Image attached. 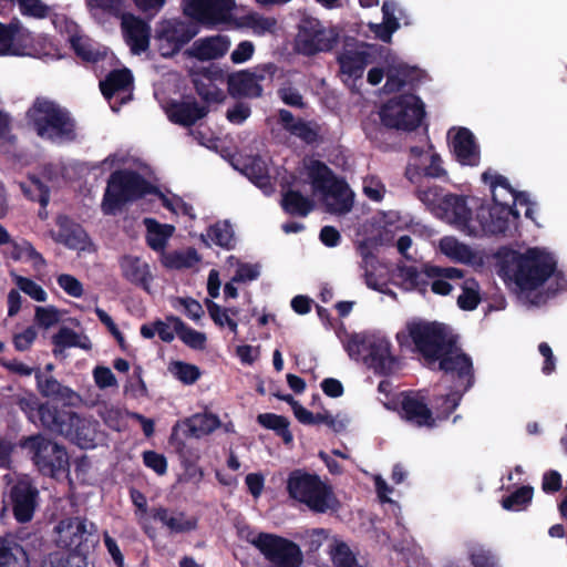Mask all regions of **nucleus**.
<instances>
[{"label":"nucleus","mask_w":567,"mask_h":567,"mask_svg":"<svg viewBox=\"0 0 567 567\" xmlns=\"http://www.w3.org/2000/svg\"><path fill=\"white\" fill-rule=\"evenodd\" d=\"M415 185V197L431 210H440V204L444 198L443 188L430 182L412 183Z\"/></svg>","instance_id":"47"},{"label":"nucleus","mask_w":567,"mask_h":567,"mask_svg":"<svg viewBox=\"0 0 567 567\" xmlns=\"http://www.w3.org/2000/svg\"><path fill=\"white\" fill-rule=\"evenodd\" d=\"M16 284L21 291H23L33 300L39 302H44L47 300L48 295L45 290L34 280L19 276L16 280Z\"/></svg>","instance_id":"60"},{"label":"nucleus","mask_w":567,"mask_h":567,"mask_svg":"<svg viewBox=\"0 0 567 567\" xmlns=\"http://www.w3.org/2000/svg\"><path fill=\"white\" fill-rule=\"evenodd\" d=\"M391 348V342L385 338L359 333L350 336L346 344L351 359H362L375 374L384 377L399 369V360L392 354Z\"/></svg>","instance_id":"7"},{"label":"nucleus","mask_w":567,"mask_h":567,"mask_svg":"<svg viewBox=\"0 0 567 567\" xmlns=\"http://www.w3.org/2000/svg\"><path fill=\"white\" fill-rule=\"evenodd\" d=\"M481 302L480 285L474 278L465 279L462 293L457 298V306L465 311H473Z\"/></svg>","instance_id":"51"},{"label":"nucleus","mask_w":567,"mask_h":567,"mask_svg":"<svg viewBox=\"0 0 567 567\" xmlns=\"http://www.w3.org/2000/svg\"><path fill=\"white\" fill-rule=\"evenodd\" d=\"M257 422L267 430H272L277 436L281 437L285 444L293 441V435L289 430L290 422L284 415L275 413H261L257 416Z\"/></svg>","instance_id":"43"},{"label":"nucleus","mask_w":567,"mask_h":567,"mask_svg":"<svg viewBox=\"0 0 567 567\" xmlns=\"http://www.w3.org/2000/svg\"><path fill=\"white\" fill-rule=\"evenodd\" d=\"M455 159L463 166H477L481 159L480 147L474 134L466 127H458L450 143Z\"/></svg>","instance_id":"23"},{"label":"nucleus","mask_w":567,"mask_h":567,"mask_svg":"<svg viewBox=\"0 0 567 567\" xmlns=\"http://www.w3.org/2000/svg\"><path fill=\"white\" fill-rule=\"evenodd\" d=\"M132 84V72L124 68L111 71L104 80L100 81V89L103 96L111 100L115 93L126 91Z\"/></svg>","instance_id":"37"},{"label":"nucleus","mask_w":567,"mask_h":567,"mask_svg":"<svg viewBox=\"0 0 567 567\" xmlns=\"http://www.w3.org/2000/svg\"><path fill=\"white\" fill-rule=\"evenodd\" d=\"M251 544L264 555L272 567H299L302 563L300 547L285 537L259 533Z\"/></svg>","instance_id":"12"},{"label":"nucleus","mask_w":567,"mask_h":567,"mask_svg":"<svg viewBox=\"0 0 567 567\" xmlns=\"http://www.w3.org/2000/svg\"><path fill=\"white\" fill-rule=\"evenodd\" d=\"M25 121L39 138L51 144L78 140V123L71 112L49 97L37 96L25 112Z\"/></svg>","instance_id":"2"},{"label":"nucleus","mask_w":567,"mask_h":567,"mask_svg":"<svg viewBox=\"0 0 567 567\" xmlns=\"http://www.w3.org/2000/svg\"><path fill=\"white\" fill-rule=\"evenodd\" d=\"M229 47L228 37L218 34L196 40L187 53L198 61L216 60L224 56Z\"/></svg>","instance_id":"25"},{"label":"nucleus","mask_w":567,"mask_h":567,"mask_svg":"<svg viewBox=\"0 0 567 567\" xmlns=\"http://www.w3.org/2000/svg\"><path fill=\"white\" fill-rule=\"evenodd\" d=\"M169 372L182 383L190 385L197 382L200 378L202 372L199 368L195 364L183 362V361H174L169 365Z\"/></svg>","instance_id":"54"},{"label":"nucleus","mask_w":567,"mask_h":567,"mask_svg":"<svg viewBox=\"0 0 567 567\" xmlns=\"http://www.w3.org/2000/svg\"><path fill=\"white\" fill-rule=\"evenodd\" d=\"M39 491L29 481L19 480L10 488L9 502L18 523L24 524L32 520L38 506Z\"/></svg>","instance_id":"18"},{"label":"nucleus","mask_w":567,"mask_h":567,"mask_svg":"<svg viewBox=\"0 0 567 567\" xmlns=\"http://www.w3.org/2000/svg\"><path fill=\"white\" fill-rule=\"evenodd\" d=\"M379 115L385 127L412 132L421 125L425 116V107L417 95L406 93L385 102Z\"/></svg>","instance_id":"9"},{"label":"nucleus","mask_w":567,"mask_h":567,"mask_svg":"<svg viewBox=\"0 0 567 567\" xmlns=\"http://www.w3.org/2000/svg\"><path fill=\"white\" fill-rule=\"evenodd\" d=\"M150 193H159V188L144 176L132 169H116L107 179L101 208L104 215H115L127 203L143 198Z\"/></svg>","instance_id":"4"},{"label":"nucleus","mask_w":567,"mask_h":567,"mask_svg":"<svg viewBox=\"0 0 567 567\" xmlns=\"http://www.w3.org/2000/svg\"><path fill=\"white\" fill-rule=\"evenodd\" d=\"M154 520L162 523L173 534H182L195 530L198 520L195 517H187L184 512L171 514L169 509L163 506L152 509Z\"/></svg>","instance_id":"32"},{"label":"nucleus","mask_w":567,"mask_h":567,"mask_svg":"<svg viewBox=\"0 0 567 567\" xmlns=\"http://www.w3.org/2000/svg\"><path fill=\"white\" fill-rule=\"evenodd\" d=\"M340 71L346 79L343 82L355 84L357 80L362 79L368 64L370 63V54L367 51H346L338 56Z\"/></svg>","instance_id":"31"},{"label":"nucleus","mask_w":567,"mask_h":567,"mask_svg":"<svg viewBox=\"0 0 567 567\" xmlns=\"http://www.w3.org/2000/svg\"><path fill=\"white\" fill-rule=\"evenodd\" d=\"M422 271L415 266H408L403 262L396 266V276L402 279L404 288L406 290H416L422 295L427 292L429 281L424 278Z\"/></svg>","instance_id":"42"},{"label":"nucleus","mask_w":567,"mask_h":567,"mask_svg":"<svg viewBox=\"0 0 567 567\" xmlns=\"http://www.w3.org/2000/svg\"><path fill=\"white\" fill-rule=\"evenodd\" d=\"M207 237L216 246L231 250L236 246L235 233L228 220H219L207 228Z\"/></svg>","instance_id":"44"},{"label":"nucleus","mask_w":567,"mask_h":567,"mask_svg":"<svg viewBox=\"0 0 567 567\" xmlns=\"http://www.w3.org/2000/svg\"><path fill=\"white\" fill-rule=\"evenodd\" d=\"M194 87L196 93L204 100L205 102H221L224 99L223 92L212 82V79L208 78L207 82H204L199 79L193 80Z\"/></svg>","instance_id":"57"},{"label":"nucleus","mask_w":567,"mask_h":567,"mask_svg":"<svg viewBox=\"0 0 567 567\" xmlns=\"http://www.w3.org/2000/svg\"><path fill=\"white\" fill-rule=\"evenodd\" d=\"M166 320L172 322L178 338L190 349L203 350L206 347V334L188 327L179 317L167 316Z\"/></svg>","instance_id":"39"},{"label":"nucleus","mask_w":567,"mask_h":567,"mask_svg":"<svg viewBox=\"0 0 567 567\" xmlns=\"http://www.w3.org/2000/svg\"><path fill=\"white\" fill-rule=\"evenodd\" d=\"M31 565L25 564V567H68V560L60 551H52L43 556L40 560L29 556Z\"/></svg>","instance_id":"64"},{"label":"nucleus","mask_w":567,"mask_h":567,"mask_svg":"<svg viewBox=\"0 0 567 567\" xmlns=\"http://www.w3.org/2000/svg\"><path fill=\"white\" fill-rule=\"evenodd\" d=\"M198 30L195 25L177 20H163L158 23L155 40L158 43V52L163 58H173L185 44H187Z\"/></svg>","instance_id":"14"},{"label":"nucleus","mask_w":567,"mask_h":567,"mask_svg":"<svg viewBox=\"0 0 567 567\" xmlns=\"http://www.w3.org/2000/svg\"><path fill=\"white\" fill-rule=\"evenodd\" d=\"M440 212L458 229L468 234L475 233L471 227L472 209L467 206L464 196L446 194L440 204Z\"/></svg>","instance_id":"24"},{"label":"nucleus","mask_w":567,"mask_h":567,"mask_svg":"<svg viewBox=\"0 0 567 567\" xmlns=\"http://www.w3.org/2000/svg\"><path fill=\"white\" fill-rule=\"evenodd\" d=\"M423 274L426 278L433 279L431 290L440 296H447L453 289L447 279H462L464 277V271L460 268L435 265H424Z\"/></svg>","instance_id":"28"},{"label":"nucleus","mask_w":567,"mask_h":567,"mask_svg":"<svg viewBox=\"0 0 567 567\" xmlns=\"http://www.w3.org/2000/svg\"><path fill=\"white\" fill-rule=\"evenodd\" d=\"M42 419L44 429L65 437L80 449L90 450L96 446L97 421L81 416L70 409L60 408H44Z\"/></svg>","instance_id":"5"},{"label":"nucleus","mask_w":567,"mask_h":567,"mask_svg":"<svg viewBox=\"0 0 567 567\" xmlns=\"http://www.w3.org/2000/svg\"><path fill=\"white\" fill-rule=\"evenodd\" d=\"M404 176L410 183H422L430 182V179H445L447 171L443 166V159L440 154L432 153L426 165L409 164Z\"/></svg>","instance_id":"27"},{"label":"nucleus","mask_w":567,"mask_h":567,"mask_svg":"<svg viewBox=\"0 0 567 567\" xmlns=\"http://www.w3.org/2000/svg\"><path fill=\"white\" fill-rule=\"evenodd\" d=\"M22 446L32 452V461L42 475L55 477L69 471V454L63 445L37 434L25 437Z\"/></svg>","instance_id":"11"},{"label":"nucleus","mask_w":567,"mask_h":567,"mask_svg":"<svg viewBox=\"0 0 567 567\" xmlns=\"http://www.w3.org/2000/svg\"><path fill=\"white\" fill-rule=\"evenodd\" d=\"M19 409L25 413L29 420L33 421V416L38 413L41 424L43 425L42 412L44 408L59 409L58 406L50 405L49 403H39L35 395L19 398L17 402Z\"/></svg>","instance_id":"56"},{"label":"nucleus","mask_w":567,"mask_h":567,"mask_svg":"<svg viewBox=\"0 0 567 567\" xmlns=\"http://www.w3.org/2000/svg\"><path fill=\"white\" fill-rule=\"evenodd\" d=\"M34 319L40 327L48 329L60 321V311L54 306L37 307Z\"/></svg>","instance_id":"61"},{"label":"nucleus","mask_w":567,"mask_h":567,"mask_svg":"<svg viewBox=\"0 0 567 567\" xmlns=\"http://www.w3.org/2000/svg\"><path fill=\"white\" fill-rule=\"evenodd\" d=\"M87 7L92 12L102 11L115 18H121L124 14V0H87Z\"/></svg>","instance_id":"58"},{"label":"nucleus","mask_w":567,"mask_h":567,"mask_svg":"<svg viewBox=\"0 0 567 567\" xmlns=\"http://www.w3.org/2000/svg\"><path fill=\"white\" fill-rule=\"evenodd\" d=\"M70 44L75 55L84 62L96 63L104 58L87 37L73 34L70 37Z\"/></svg>","instance_id":"45"},{"label":"nucleus","mask_w":567,"mask_h":567,"mask_svg":"<svg viewBox=\"0 0 567 567\" xmlns=\"http://www.w3.org/2000/svg\"><path fill=\"white\" fill-rule=\"evenodd\" d=\"M337 43V38L316 19H305L299 25L297 44L307 55L330 51Z\"/></svg>","instance_id":"16"},{"label":"nucleus","mask_w":567,"mask_h":567,"mask_svg":"<svg viewBox=\"0 0 567 567\" xmlns=\"http://www.w3.org/2000/svg\"><path fill=\"white\" fill-rule=\"evenodd\" d=\"M33 35L17 18L8 24L0 22V55H30Z\"/></svg>","instance_id":"17"},{"label":"nucleus","mask_w":567,"mask_h":567,"mask_svg":"<svg viewBox=\"0 0 567 567\" xmlns=\"http://www.w3.org/2000/svg\"><path fill=\"white\" fill-rule=\"evenodd\" d=\"M400 401V416L416 427L436 426V419L424 398L413 393H402Z\"/></svg>","instance_id":"19"},{"label":"nucleus","mask_w":567,"mask_h":567,"mask_svg":"<svg viewBox=\"0 0 567 567\" xmlns=\"http://www.w3.org/2000/svg\"><path fill=\"white\" fill-rule=\"evenodd\" d=\"M470 559L474 567H501L497 555L482 545L470 550Z\"/></svg>","instance_id":"55"},{"label":"nucleus","mask_w":567,"mask_h":567,"mask_svg":"<svg viewBox=\"0 0 567 567\" xmlns=\"http://www.w3.org/2000/svg\"><path fill=\"white\" fill-rule=\"evenodd\" d=\"M227 90L233 97L257 99L262 95L261 84L256 83L250 70L230 73L227 78Z\"/></svg>","instance_id":"30"},{"label":"nucleus","mask_w":567,"mask_h":567,"mask_svg":"<svg viewBox=\"0 0 567 567\" xmlns=\"http://www.w3.org/2000/svg\"><path fill=\"white\" fill-rule=\"evenodd\" d=\"M197 261H199V256L193 248L187 252L172 251L163 256V265L168 269L190 268Z\"/></svg>","instance_id":"52"},{"label":"nucleus","mask_w":567,"mask_h":567,"mask_svg":"<svg viewBox=\"0 0 567 567\" xmlns=\"http://www.w3.org/2000/svg\"><path fill=\"white\" fill-rule=\"evenodd\" d=\"M309 177L315 189L333 199L327 204L330 213L347 214L352 209L353 194L348 183L338 178L326 163L313 161L309 167Z\"/></svg>","instance_id":"8"},{"label":"nucleus","mask_w":567,"mask_h":567,"mask_svg":"<svg viewBox=\"0 0 567 567\" xmlns=\"http://www.w3.org/2000/svg\"><path fill=\"white\" fill-rule=\"evenodd\" d=\"M454 381L453 390L445 395L435 399L436 417L439 420H446L458 406L464 393L468 391L474 383L473 367L470 373L462 377L458 373L450 374Z\"/></svg>","instance_id":"21"},{"label":"nucleus","mask_w":567,"mask_h":567,"mask_svg":"<svg viewBox=\"0 0 567 567\" xmlns=\"http://www.w3.org/2000/svg\"><path fill=\"white\" fill-rule=\"evenodd\" d=\"M440 249L446 257L458 262H468L473 257L471 248L454 237H443L440 240Z\"/></svg>","instance_id":"48"},{"label":"nucleus","mask_w":567,"mask_h":567,"mask_svg":"<svg viewBox=\"0 0 567 567\" xmlns=\"http://www.w3.org/2000/svg\"><path fill=\"white\" fill-rule=\"evenodd\" d=\"M146 227L145 240L147 246L154 251H164L169 238L175 233V226L171 224H161L154 218H145Z\"/></svg>","instance_id":"35"},{"label":"nucleus","mask_w":567,"mask_h":567,"mask_svg":"<svg viewBox=\"0 0 567 567\" xmlns=\"http://www.w3.org/2000/svg\"><path fill=\"white\" fill-rule=\"evenodd\" d=\"M53 355L59 357L65 348H81L84 350L91 349V343L87 337H84V341L80 340V336L68 327H62L52 337Z\"/></svg>","instance_id":"40"},{"label":"nucleus","mask_w":567,"mask_h":567,"mask_svg":"<svg viewBox=\"0 0 567 567\" xmlns=\"http://www.w3.org/2000/svg\"><path fill=\"white\" fill-rule=\"evenodd\" d=\"M236 7L235 0H187L184 14L207 25L228 22Z\"/></svg>","instance_id":"15"},{"label":"nucleus","mask_w":567,"mask_h":567,"mask_svg":"<svg viewBox=\"0 0 567 567\" xmlns=\"http://www.w3.org/2000/svg\"><path fill=\"white\" fill-rule=\"evenodd\" d=\"M244 174L258 187H266L270 184L268 166L259 155L251 156L246 161Z\"/></svg>","instance_id":"46"},{"label":"nucleus","mask_w":567,"mask_h":567,"mask_svg":"<svg viewBox=\"0 0 567 567\" xmlns=\"http://www.w3.org/2000/svg\"><path fill=\"white\" fill-rule=\"evenodd\" d=\"M493 206L481 205L476 210V219L484 233L492 235H513L520 219L519 213L508 203H502L494 194Z\"/></svg>","instance_id":"13"},{"label":"nucleus","mask_w":567,"mask_h":567,"mask_svg":"<svg viewBox=\"0 0 567 567\" xmlns=\"http://www.w3.org/2000/svg\"><path fill=\"white\" fill-rule=\"evenodd\" d=\"M61 241L71 249H84L87 241V234L78 224L70 227H61Z\"/></svg>","instance_id":"53"},{"label":"nucleus","mask_w":567,"mask_h":567,"mask_svg":"<svg viewBox=\"0 0 567 567\" xmlns=\"http://www.w3.org/2000/svg\"><path fill=\"white\" fill-rule=\"evenodd\" d=\"M22 194L32 202H38L45 209L50 200V188L38 176L28 175L27 182L19 184Z\"/></svg>","instance_id":"41"},{"label":"nucleus","mask_w":567,"mask_h":567,"mask_svg":"<svg viewBox=\"0 0 567 567\" xmlns=\"http://www.w3.org/2000/svg\"><path fill=\"white\" fill-rule=\"evenodd\" d=\"M58 544L70 553L86 558L100 542L97 527L85 517H70L56 526Z\"/></svg>","instance_id":"10"},{"label":"nucleus","mask_w":567,"mask_h":567,"mask_svg":"<svg viewBox=\"0 0 567 567\" xmlns=\"http://www.w3.org/2000/svg\"><path fill=\"white\" fill-rule=\"evenodd\" d=\"M120 268L128 282L148 291L152 274L146 261L136 256L125 255L120 260Z\"/></svg>","instance_id":"29"},{"label":"nucleus","mask_w":567,"mask_h":567,"mask_svg":"<svg viewBox=\"0 0 567 567\" xmlns=\"http://www.w3.org/2000/svg\"><path fill=\"white\" fill-rule=\"evenodd\" d=\"M34 377L37 389L43 398L70 402L75 396L71 388L61 384L53 377L45 375L40 369L35 370Z\"/></svg>","instance_id":"34"},{"label":"nucleus","mask_w":567,"mask_h":567,"mask_svg":"<svg viewBox=\"0 0 567 567\" xmlns=\"http://www.w3.org/2000/svg\"><path fill=\"white\" fill-rule=\"evenodd\" d=\"M25 564L31 565V561L23 547H10L6 542H0V567H25Z\"/></svg>","instance_id":"49"},{"label":"nucleus","mask_w":567,"mask_h":567,"mask_svg":"<svg viewBox=\"0 0 567 567\" xmlns=\"http://www.w3.org/2000/svg\"><path fill=\"white\" fill-rule=\"evenodd\" d=\"M533 494L534 489L532 486H520L509 495L502 498V507L506 511H524L532 503Z\"/></svg>","instance_id":"50"},{"label":"nucleus","mask_w":567,"mask_h":567,"mask_svg":"<svg viewBox=\"0 0 567 567\" xmlns=\"http://www.w3.org/2000/svg\"><path fill=\"white\" fill-rule=\"evenodd\" d=\"M121 19L123 35L132 53L141 54L147 51L152 32L148 21L133 13H124Z\"/></svg>","instance_id":"20"},{"label":"nucleus","mask_w":567,"mask_h":567,"mask_svg":"<svg viewBox=\"0 0 567 567\" xmlns=\"http://www.w3.org/2000/svg\"><path fill=\"white\" fill-rule=\"evenodd\" d=\"M396 340L401 347L409 341L414 350L423 357L429 365L439 363L444 374L458 373L465 377L472 368V359L457 346L456 337L447 327L440 322L411 321L406 323V332H399Z\"/></svg>","instance_id":"1"},{"label":"nucleus","mask_w":567,"mask_h":567,"mask_svg":"<svg viewBox=\"0 0 567 567\" xmlns=\"http://www.w3.org/2000/svg\"><path fill=\"white\" fill-rule=\"evenodd\" d=\"M208 113L207 106L199 105L196 101L172 102L167 109V116L174 124L184 127L193 126Z\"/></svg>","instance_id":"26"},{"label":"nucleus","mask_w":567,"mask_h":567,"mask_svg":"<svg viewBox=\"0 0 567 567\" xmlns=\"http://www.w3.org/2000/svg\"><path fill=\"white\" fill-rule=\"evenodd\" d=\"M220 426V420L216 414L203 413L194 414L179 424V431L184 437L199 439L204 435L213 433Z\"/></svg>","instance_id":"33"},{"label":"nucleus","mask_w":567,"mask_h":567,"mask_svg":"<svg viewBox=\"0 0 567 567\" xmlns=\"http://www.w3.org/2000/svg\"><path fill=\"white\" fill-rule=\"evenodd\" d=\"M278 123L286 132L308 145H315L320 141V126L312 121L296 118L289 110L280 109L278 111Z\"/></svg>","instance_id":"22"},{"label":"nucleus","mask_w":567,"mask_h":567,"mask_svg":"<svg viewBox=\"0 0 567 567\" xmlns=\"http://www.w3.org/2000/svg\"><path fill=\"white\" fill-rule=\"evenodd\" d=\"M501 270L514 280L522 291L540 287L556 271V260L539 248H528L522 254L503 248L497 252Z\"/></svg>","instance_id":"3"},{"label":"nucleus","mask_w":567,"mask_h":567,"mask_svg":"<svg viewBox=\"0 0 567 567\" xmlns=\"http://www.w3.org/2000/svg\"><path fill=\"white\" fill-rule=\"evenodd\" d=\"M280 204L285 213L291 216L306 217L315 208L313 200L296 189L286 190Z\"/></svg>","instance_id":"38"},{"label":"nucleus","mask_w":567,"mask_h":567,"mask_svg":"<svg viewBox=\"0 0 567 567\" xmlns=\"http://www.w3.org/2000/svg\"><path fill=\"white\" fill-rule=\"evenodd\" d=\"M286 489L291 499L305 504L315 513L334 511L339 505L332 488L318 474L301 468L289 473Z\"/></svg>","instance_id":"6"},{"label":"nucleus","mask_w":567,"mask_h":567,"mask_svg":"<svg viewBox=\"0 0 567 567\" xmlns=\"http://www.w3.org/2000/svg\"><path fill=\"white\" fill-rule=\"evenodd\" d=\"M183 436V432L179 431V423H176L169 436V445L174 447L175 452L181 458V463L186 471L194 467L199 460V452L197 449L188 445Z\"/></svg>","instance_id":"36"},{"label":"nucleus","mask_w":567,"mask_h":567,"mask_svg":"<svg viewBox=\"0 0 567 567\" xmlns=\"http://www.w3.org/2000/svg\"><path fill=\"white\" fill-rule=\"evenodd\" d=\"M404 85H414L420 82L422 71L416 66H410L406 63L390 65Z\"/></svg>","instance_id":"62"},{"label":"nucleus","mask_w":567,"mask_h":567,"mask_svg":"<svg viewBox=\"0 0 567 567\" xmlns=\"http://www.w3.org/2000/svg\"><path fill=\"white\" fill-rule=\"evenodd\" d=\"M332 563L334 567H362L358 564L355 556L349 546L340 543L332 551Z\"/></svg>","instance_id":"59"},{"label":"nucleus","mask_w":567,"mask_h":567,"mask_svg":"<svg viewBox=\"0 0 567 567\" xmlns=\"http://www.w3.org/2000/svg\"><path fill=\"white\" fill-rule=\"evenodd\" d=\"M56 282L69 296L73 298H81L83 296V285L74 276L69 274L59 275L56 278Z\"/></svg>","instance_id":"63"}]
</instances>
